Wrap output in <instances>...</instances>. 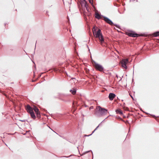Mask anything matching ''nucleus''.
<instances>
[{"instance_id": "obj_8", "label": "nucleus", "mask_w": 159, "mask_h": 159, "mask_svg": "<svg viewBox=\"0 0 159 159\" xmlns=\"http://www.w3.org/2000/svg\"><path fill=\"white\" fill-rule=\"evenodd\" d=\"M116 95L114 93H110L109 94L108 97L109 99L111 101L113 99L116 97Z\"/></svg>"}, {"instance_id": "obj_15", "label": "nucleus", "mask_w": 159, "mask_h": 159, "mask_svg": "<svg viewBox=\"0 0 159 159\" xmlns=\"http://www.w3.org/2000/svg\"><path fill=\"white\" fill-rule=\"evenodd\" d=\"M89 2L92 5L93 4V0H89Z\"/></svg>"}, {"instance_id": "obj_12", "label": "nucleus", "mask_w": 159, "mask_h": 159, "mask_svg": "<svg viewBox=\"0 0 159 159\" xmlns=\"http://www.w3.org/2000/svg\"><path fill=\"white\" fill-rule=\"evenodd\" d=\"M30 114L32 118H33L34 119H35V118L36 117L34 112V111L30 113Z\"/></svg>"}, {"instance_id": "obj_13", "label": "nucleus", "mask_w": 159, "mask_h": 159, "mask_svg": "<svg viewBox=\"0 0 159 159\" xmlns=\"http://www.w3.org/2000/svg\"><path fill=\"white\" fill-rule=\"evenodd\" d=\"M70 91L73 95L75 94L76 92V91L75 89H73V90L71 89Z\"/></svg>"}, {"instance_id": "obj_2", "label": "nucleus", "mask_w": 159, "mask_h": 159, "mask_svg": "<svg viewBox=\"0 0 159 159\" xmlns=\"http://www.w3.org/2000/svg\"><path fill=\"white\" fill-rule=\"evenodd\" d=\"M93 33L94 35L96 38L99 39L101 44L102 45V43H104V41L103 36L101 33V30L99 29L97 31H96V30L93 28Z\"/></svg>"}, {"instance_id": "obj_3", "label": "nucleus", "mask_w": 159, "mask_h": 159, "mask_svg": "<svg viewBox=\"0 0 159 159\" xmlns=\"http://www.w3.org/2000/svg\"><path fill=\"white\" fill-rule=\"evenodd\" d=\"M94 66L95 69L100 72H102L104 68L101 65L98 64L95 62H94Z\"/></svg>"}, {"instance_id": "obj_6", "label": "nucleus", "mask_w": 159, "mask_h": 159, "mask_svg": "<svg viewBox=\"0 0 159 159\" xmlns=\"http://www.w3.org/2000/svg\"><path fill=\"white\" fill-rule=\"evenodd\" d=\"M126 34L129 36L133 37H135L139 36V34L135 33L133 31H129L126 33Z\"/></svg>"}, {"instance_id": "obj_4", "label": "nucleus", "mask_w": 159, "mask_h": 159, "mask_svg": "<svg viewBox=\"0 0 159 159\" xmlns=\"http://www.w3.org/2000/svg\"><path fill=\"white\" fill-rule=\"evenodd\" d=\"M128 60L127 59L122 60L120 61L122 67L126 69L127 68L126 64L128 63Z\"/></svg>"}, {"instance_id": "obj_1", "label": "nucleus", "mask_w": 159, "mask_h": 159, "mask_svg": "<svg viewBox=\"0 0 159 159\" xmlns=\"http://www.w3.org/2000/svg\"><path fill=\"white\" fill-rule=\"evenodd\" d=\"M107 113V110L98 106L95 110L94 114L96 116L99 117L106 115Z\"/></svg>"}, {"instance_id": "obj_11", "label": "nucleus", "mask_w": 159, "mask_h": 159, "mask_svg": "<svg viewBox=\"0 0 159 159\" xmlns=\"http://www.w3.org/2000/svg\"><path fill=\"white\" fill-rule=\"evenodd\" d=\"M95 17L96 18L98 19H99L101 18V16L98 13H96L95 14Z\"/></svg>"}, {"instance_id": "obj_16", "label": "nucleus", "mask_w": 159, "mask_h": 159, "mask_svg": "<svg viewBox=\"0 0 159 159\" xmlns=\"http://www.w3.org/2000/svg\"><path fill=\"white\" fill-rule=\"evenodd\" d=\"M98 127H99V125H98V126L95 129V130H94L93 132L91 134H90V135H89L88 136H90V135H92V134L93 133H94V131L98 129Z\"/></svg>"}, {"instance_id": "obj_10", "label": "nucleus", "mask_w": 159, "mask_h": 159, "mask_svg": "<svg viewBox=\"0 0 159 159\" xmlns=\"http://www.w3.org/2000/svg\"><path fill=\"white\" fill-rule=\"evenodd\" d=\"M116 113L122 115L123 114L122 111L120 109H117L116 110Z\"/></svg>"}, {"instance_id": "obj_18", "label": "nucleus", "mask_w": 159, "mask_h": 159, "mask_svg": "<svg viewBox=\"0 0 159 159\" xmlns=\"http://www.w3.org/2000/svg\"><path fill=\"white\" fill-rule=\"evenodd\" d=\"M36 43H37V42H36ZM36 44H35V45H36Z\"/></svg>"}, {"instance_id": "obj_14", "label": "nucleus", "mask_w": 159, "mask_h": 159, "mask_svg": "<svg viewBox=\"0 0 159 159\" xmlns=\"http://www.w3.org/2000/svg\"><path fill=\"white\" fill-rule=\"evenodd\" d=\"M154 35L155 36L157 37L159 36V32H157L154 33Z\"/></svg>"}, {"instance_id": "obj_17", "label": "nucleus", "mask_w": 159, "mask_h": 159, "mask_svg": "<svg viewBox=\"0 0 159 159\" xmlns=\"http://www.w3.org/2000/svg\"><path fill=\"white\" fill-rule=\"evenodd\" d=\"M131 96V98L133 99V97H132V96Z\"/></svg>"}, {"instance_id": "obj_5", "label": "nucleus", "mask_w": 159, "mask_h": 159, "mask_svg": "<svg viewBox=\"0 0 159 159\" xmlns=\"http://www.w3.org/2000/svg\"><path fill=\"white\" fill-rule=\"evenodd\" d=\"M104 20L105 21H106L107 23H108V24H110L111 25H114L115 26H116V27L118 28L119 26H118L117 25H115L114 24L113 22H112V21L110 19H109L107 17L104 16Z\"/></svg>"}, {"instance_id": "obj_9", "label": "nucleus", "mask_w": 159, "mask_h": 159, "mask_svg": "<svg viewBox=\"0 0 159 159\" xmlns=\"http://www.w3.org/2000/svg\"><path fill=\"white\" fill-rule=\"evenodd\" d=\"M34 109L35 112L37 116L39 117L40 115V114L39 113V109L37 107H34Z\"/></svg>"}, {"instance_id": "obj_7", "label": "nucleus", "mask_w": 159, "mask_h": 159, "mask_svg": "<svg viewBox=\"0 0 159 159\" xmlns=\"http://www.w3.org/2000/svg\"><path fill=\"white\" fill-rule=\"evenodd\" d=\"M26 109L27 112L30 113L33 111V108L29 105L27 106Z\"/></svg>"}]
</instances>
